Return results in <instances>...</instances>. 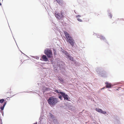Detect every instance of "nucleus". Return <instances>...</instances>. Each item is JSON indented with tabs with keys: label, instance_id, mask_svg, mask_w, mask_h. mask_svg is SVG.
Instances as JSON below:
<instances>
[{
	"label": "nucleus",
	"instance_id": "nucleus-1",
	"mask_svg": "<svg viewBox=\"0 0 124 124\" xmlns=\"http://www.w3.org/2000/svg\"><path fill=\"white\" fill-rule=\"evenodd\" d=\"M47 101L49 105L53 106L55 105L59 101L58 99L55 98L54 97H49Z\"/></svg>",
	"mask_w": 124,
	"mask_h": 124
},
{
	"label": "nucleus",
	"instance_id": "nucleus-2",
	"mask_svg": "<svg viewBox=\"0 0 124 124\" xmlns=\"http://www.w3.org/2000/svg\"><path fill=\"white\" fill-rule=\"evenodd\" d=\"M54 15L57 19L59 20H62L64 17L63 15V13L62 11L60 12V13L55 11Z\"/></svg>",
	"mask_w": 124,
	"mask_h": 124
},
{
	"label": "nucleus",
	"instance_id": "nucleus-3",
	"mask_svg": "<svg viewBox=\"0 0 124 124\" xmlns=\"http://www.w3.org/2000/svg\"><path fill=\"white\" fill-rule=\"evenodd\" d=\"M44 53L48 58H51L53 56V53L51 50L47 49L44 51Z\"/></svg>",
	"mask_w": 124,
	"mask_h": 124
},
{
	"label": "nucleus",
	"instance_id": "nucleus-4",
	"mask_svg": "<svg viewBox=\"0 0 124 124\" xmlns=\"http://www.w3.org/2000/svg\"><path fill=\"white\" fill-rule=\"evenodd\" d=\"M67 41L68 42H69L71 44L72 47L74 46L75 42L74 40L72 38L69 39Z\"/></svg>",
	"mask_w": 124,
	"mask_h": 124
},
{
	"label": "nucleus",
	"instance_id": "nucleus-5",
	"mask_svg": "<svg viewBox=\"0 0 124 124\" xmlns=\"http://www.w3.org/2000/svg\"><path fill=\"white\" fill-rule=\"evenodd\" d=\"M64 34L66 38V40H67L72 38L70 36L69 33L66 31H64Z\"/></svg>",
	"mask_w": 124,
	"mask_h": 124
},
{
	"label": "nucleus",
	"instance_id": "nucleus-6",
	"mask_svg": "<svg viewBox=\"0 0 124 124\" xmlns=\"http://www.w3.org/2000/svg\"><path fill=\"white\" fill-rule=\"evenodd\" d=\"M60 94L62 96L65 100L68 101L69 100L68 96L67 94H65V93L63 92H60Z\"/></svg>",
	"mask_w": 124,
	"mask_h": 124
},
{
	"label": "nucleus",
	"instance_id": "nucleus-7",
	"mask_svg": "<svg viewBox=\"0 0 124 124\" xmlns=\"http://www.w3.org/2000/svg\"><path fill=\"white\" fill-rule=\"evenodd\" d=\"M41 60L43 61H44L47 62L48 61V59L47 58L46 56L45 55H43L42 56L41 59H40Z\"/></svg>",
	"mask_w": 124,
	"mask_h": 124
},
{
	"label": "nucleus",
	"instance_id": "nucleus-8",
	"mask_svg": "<svg viewBox=\"0 0 124 124\" xmlns=\"http://www.w3.org/2000/svg\"><path fill=\"white\" fill-rule=\"evenodd\" d=\"M95 110L96 111L98 112L104 114H105L106 113V111H103L100 109L96 108Z\"/></svg>",
	"mask_w": 124,
	"mask_h": 124
},
{
	"label": "nucleus",
	"instance_id": "nucleus-9",
	"mask_svg": "<svg viewBox=\"0 0 124 124\" xmlns=\"http://www.w3.org/2000/svg\"><path fill=\"white\" fill-rule=\"evenodd\" d=\"M66 55L67 56V57L69 58L70 60L72 61H74L73 58V57L70 56L68 53H66Z\"/></svg>",
	"mask_w": 124,
	"mask_h": 124
},
{
	"label": "nucleus",
	"instance_id": "nucleus-10",
	"mask_svg": "<svg viewBox=\"0 0 124 124\" xmlns=\"http://www.w3.org/2000/svg\"><path fill=\"white\" fill-rule=\"evenodd\" d=\"M105 84L106 85V87L107 88H110L112 86V85L111 84L109 83L108 82H105Z\"/></svg>",
	"mask_w": 124,
	"mask_h": 124
},
{
	"label": "nucleus",
	"instance_id": "nucleus-11",
	"mask_svg": "<svg viewBox=\"0 0 124 124\" xmlns=\"http://www.w3.org/2000/svg\"><path fill=\"white\" fill-rule=\"evenodd\" d=\"M10 91L8 92H6L5 94L4 95L7 97L8 98L10 97L11 95H10Z\"/></svg>",
	"mask_w": 124,
	"mask_h": 124
},
{
	"label": "nucleus",
	"instance_id": "nucleus-12",
	"mask_svg": "<svg viewBox=\"0 0 124 124\" xmlns=\"http://www.w3.org/2000/svg\"><path fill=\"white\" fill-rule=\"evenodd\" d=\"M6 102H5L4 103V104L2 106L0 107V109L2 110H3L4 107L5 106V105H6Z\"/></svg>",
	"mask_w": 124,
	"mask_h": 124
},
{
	"label": "nucleus",
	"instance_id": "nucleus-13",
	"mask_svg": "<svg viewBox=\"0 0 124 124\" xmlns=\"http://www.w3.org/2000/svg\"><path fill=\"white\" fill-rule=\"evenodd\" d=\"M58 3L59 4L61 5L62 3V0H56Z\"/></svg>",
	"mask_w": 124,
	"mask_h": 124
},
{
	"label": "nucleus",
	"instance_id": "nucleus-14",
	"mask_svg": "<svg viewBox=\"0 0 124 124\" xmlns=\"http://www.w3.org/2000/svg\"><path fill=\"white\" fill-rule=\"evenodd\" d=\"M53 121L55 124H58L57 120L55 119H53Z\"/></svg>",
	"mask_w": 124,
	"mask_h": 124
},
{
	"label": "nucleus",
	"instance_id": "nucleus-15",
	"mask_svg": "<svg viewBox=\"0 0 124 124\" xmlns=\"http://www.w3.org/2000/svg\"><path fill=\"white\" fill-rule=\"evenodd\" d=\"M100 38L102 40H104L105 39V37L102 36H100Z\"/></svg>",
	"mask_w": 124,
	"mask_h": 124
},
{
	"label": "nucleus",
	"instance_id": "nucleus-16",
	"mask_svg": "<svg viewBox=\"0 0 124 124\" xmlns=\"http://www.w3.org/2000/svg\"><path fill=\"white\" fill-rule=\"evenodd\" d=\"M4 100L3 99H2L1 100H0V103H2L4 102Z\"/></svg>",
	"mask_w": 124,
	"mask_h": 124
},
{
	"label": "nucleus",
	"instance_id": "nucleus-17",
	"mask_svg": "<svg viewBox=\"0 0 124 124\" xmlns=\"http://www.w3.org/2000/svg\"><path fill=\"white\" fill-rule=\"evenodd\" d=\"M55 92H56L57 93H60V92H62L60 91H59L58 90H56L54 91Z\"/></svg>",
	"mask_w": 124,
	"mask_h": 124
},
{
	"label": "nucleus",
	"instance_id": "nucleus-18",
	"mask_svg": "<svg viewBox=\"0 0 124 124\" xmlns=\"http://www.w3.org/2000/svg\"><path fill=\"white\" fill-rule=\"evenodd\" d=\"M77 19L78 21H79V22H82V20L81 19L79 18H77Z\"/></svg>",
	"mask_w": 124,
	"mask_h": 124
},
{
	"label": "nucleus",
	"instance_id": "nucleus-19",
	"mask_svg": "<svg viewBox=\"0 0 124 124\" xmlns=\"http://www.w3.org/2000/svg\"><path fill=\"white\" fill-rule=\"evenodd\" d=\"M59 79L60 80V81L61 82H63V80L62 79V78H60V79Z\"/></svg>",
	"mask_w": 124,
	"mask_h": 124
},
{
	"label": "nucleus",
	"instance_id": "nucleus-20",
	"mask_svg": "<svg viewBox=\"0 0 124 124\" xmlns=\"http://www.w3.org/2000/svg\"><path fill=\"white\" fill-rule=\"evenodd\" d=\"M59 98L61 99V100H62V97L61 95H60L59 97Z\"/></svg>",
	"mask_w": 124,
	"mask_h": 124
},
{
	"label": "nucleus",
	"instance_id": "nucleus-21",
	"mask_svg": "<svg viewBox=\"0 0 124 124\" xmlns=\"http://www.w3.org/2000/svg\"><path fill=\"white\" fill-rule=\"evenodd\" d=\"M81 17V16L80 15H77L76 16V17Z\"/></svg>",
	"mask_w": 124,
	"mask_h": 124
},
{
	"label": "nucleus",
	"instance_id": "nucleus-22",
	"mask_svg": "<svg viewBox=\"0 0 124 124\" xmlns=\"http://www.w3.org/2000/svg\"><path fill=\"white\" fill-rule=\"evenodd\" d=\"M109 16L110 17V18H112V16L111 14H110V15H109Z\"/></svg>",
	"mask_w": 124,
	"mask_h": 124
},
{
	"label": "nucleus",
	"instance_id": "nucleus-23",
	"mask_svg": "<svg viewBox=\"0 0 124 124\" xmlns=\"http://www.w3.org/2000/svg\"><path fill=\"white\" fill-rule=\"evenodd\" d=\"M0 124H2V122H0Z\"/></svg>",
	"mask_w": 124,
	"mask_h": 124
},
{
	"label": "nucleus",
	"instance_id": "nucleus-24",
	"mask_svg": "<svg viewBox=\"0 0 124 124\" xmlns=\"http://www.w3.org/2000/svg\"><path fill=\"white\" fill-rule=\"evenodd\" d=\"M0 6L1 5V3H0Z\"/></svg>",
	"mask_w": 124,
	"mask_h": 124
},
{
	"label": "nucleus",
	"instance_id": "nucleus-25",
	"mask_svg": "<svg viewBox=\"0 0 124 124\" xmlns=\"http://www.w3.org/2000/svg\"><path fill=\"white\" fill-rule=\"evenodd\" d=\"M10 89H9V90H10Z\"/></svg>",
	"mask_w": 124,
	"mask_h": 124
}]
</instances>
